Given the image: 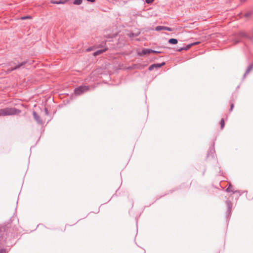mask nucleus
<instances>
[{
    "label": "nucleus",
    "mask_w": 253,
    "mask_h": 253,
    "mask_svg": "<svg viewBox=\"0 0 253 253\" xmlns=\"http://www.w3.org/2000/svg\"><path fill=\"white\" fill-rule=\"evenodd\" d=\"M19 113V111L14 108H5L0 109V117L13 115Z\"/></svg>",
    "instance_id": "obj_1"
},
{
    "label": "nucleus",
    "mask_w": 253,
    "mask_h": 253,
    "mask_svg": "<svg viewBox=\"0 0 253 253\" xmlns=\"http://www.w3.org/2000/svg\"><path fill=\"white\" fill-rule=\"evenodd\" d=\"M89 89V87L88 86H80L78 88H76L75 89V93L77 95H80L81 93L86 91Z\"/></svg>",
    "instance_id": "obj_2"
},
{
    "label": "nucleus",
    "mask_w": 253,
    "mask_h": 253,
    "mask_svg": "<svg viewBox=\"0 0 253 253\" xmlns=\"http://www.w3.org/2000/svg\"><path fill=\"white\" fill-rule=\"evenodd\" d=\"M165 63L163 62L161 64H153L152 65H151L149 68V70L150 71H151L152 70H153L155 68H161L162 66H163V65H165Z\"/></svg>",
    "instance_id": "obj_3"
},
{
    "label": "nucleus",
    "mask_w": 253,
    "mask_h": 253,
    "mask_svg": "<svg viewBox=\"0 0 253 253\" xmlns=\"http://www.w3.org/2000/svg\"><path fill=\"white\" fill-rule=\"evenodd\" d=\"M167 30L169 31H171L172 29L170 28L165 27V26H157L156 27V30L160 31V30Z\"/></svg>",
    "instance_id": "obj_4"
},
{
    "label": "nucleus",
    "mask_w": 253,
    "mask_h": 253,
    "mask_svg": "<svg viewBox=\"0 0 253 253\" xmlns=\"http://www.w3.org/2000/svg\"><path fill=\"white\" fill-rule=\"evenodd\" d=\"M142 52L143 54H147L152 52L156 53L157 52L150 49H144Z\"/></svg>",
    "instance_id": "obj_5"
},
{
    "label": "nucleus",
    "mask_w": 253,
    "mask_h": 253,
    "mask_svg": "<svg viewBox=\"0 0 253 253\" xmlns=\"http://www.w3.org/2000/svg\"><path fill=\"white\" fill-rule=\"evenodd\" d=\"M107 50V48H105L103 50H97V51L94 52L93 53V55L94 56H96L97 55H100V54H101L102 53H103V52H105Z\"/></svg>",
    "instance_id": "obj_6"
},
{
    "label": "nucleus",
    "mask_w": 253,
    "mask_h": 253,
    "mask_svg": "<svg viewBox=\"0 0 253 253\" xmlns=\"http://www.w3.org/2000/svg\"><path fill=\"white\" fill-rule=\"evenodd\" d=\"M169 42L170 44H175L177 43V40L175 39H170L169 40Z\"/></svg>",
    "instance_id": "obj_7"
},
{
    "label": "nucleus",
    "mask_w": 253,
    "mask_h": 253,
    "mask_svg": "<svg viewBox=\"0 0 253 253\" xmlns=\"http://www.w3.org/2000/svg\"><path fill=\"white\" fill-rule=\"evenodd\" d=\"M192 46V44H189L187 45L185 47L181 48L178 49V51H180L182 50H187L189 49Z\"/></svg>",
    "instance_id": "obj_8"
},
{
    "label": "nucleus",
    "mask_w": 253,
    "mask_h": 253,
    "mask_svg": "<svg viewBox=\"0 0 253 253\" xmlns=\"http://www.w3.org/2000/svg\"><path fill=\"white\" fill-rule=\"evenodd\" d=\"M253 69V64L250 65L246 71V73H249Z\"/></svg>",
    "instance_id": "obj_9"
},
{
    "label": "nucleus",
    "mask_w": 253,
    "mask_h": 253,
    "mask_svg": "<svg viewBox=\"0 0 253 253\" xmlns=\"http://www.w3.org/2000/svg\"><path fill=\"white\" fill-rule=\"evenodd\" d=\"M240 36L243 37H247V33L245 32H241L240 33Z\"/></svg>",
    "instance_id": "obj_10"
},
{
    "label": "nucleus",
    "mask_w": 253,
    "mask_h": 253,
    "mask_svg": "<svg viewBox=\"0 0 253 253\" xmlns=\"http://www.w3.org/2000/svg\"><path fill=\"white\" fill-rule=\"evenodd\" d=\"M225 125V123L224 120L222 119H221L220 121V126H221V128L222 129Z\"/></svg>",
    "instance_id": "obj_11"
},
{
    "label": "nucleus",
    "mask_w": 253,
    "mask_h": 253,
    "mask_svg": "<svg viewBox=\"0 0 253 253\" xmlns=\"http://www.w3.org/2000/svg\"><path fill=\"white\" fill-rule=\"evenodd\" d=\"M82 2V0H75L74 2L75 4H80Z\"/></svg>",
    "instance_id": "obj_12"
},
{
    "label": "nucleus",
    "mask_w": 253,
    "mask_h": 253,
    "mask_svg": "<svg viewBox=\"0 0 253 253\" xmlns=\"http://www.w3.org/2000/svg\"><path fill=\"white\" fill-rule=\"evenodd\" d=\"M67 1V0H60L58 1V4H64Z\"/></svg>",
    "instance_id": "obj_13"
},
{
    "label": "nucleus",
    "mask_w": 253,
    "mask_h": 253,
    "mask_svg": "<svg viewBox=\"0 0 253 253\" xmlns=\"http://www.w3.org/2000/svg\"><path fill=\"white\" fill-rule=\"evenodd\" d=\"M24 64V63H22L18 65V66H15L12 70H14V69H16L18 68H19L20 67H21V66H22L23 64Z\"/></svg>",
    "instance_id": "obj_14"
},
{
    "label": "nucleus",
    "mask_w": 253,
    "mask_h": 253,
    "mask_svg": "<svg viewBox=\"0 0 253 253\" xmlns=\"http://www.w3.org/2000/svg\"><path fill=\"white\" fill-rule=\"evenodd\" d=\"M252 14V12H247L246 14H245V16L246 17H249Z\"/></svg>",
    "instance_id": "obj_15"
},
{
    "label": "nucleus",
    "mask_w": 253,
    "mask_h": 253,
    "mask_svg": "<svg viewBox=\"0 0 253 253\" xmlns=\"http://www.w3.org/2000/svg\"><path fill=\"white\" fill-rule=\"evenodd\" d=\"M154 0H145L146 2L147 3H152V2H153Z\"/></svg>",
    "instance_id": "obj_16"
},
{
    "label": "nucleus",
    "mask_w": 253,
    "mask_h": 253,
    "mask_svg": "<svg viewBox=\"0 0 253 253\" xmlns=\"http://www.w3.org/2000/svg\"><path fill=\"white\" fill-rule=\"evenodd\" d=\"M28 18H31L30 16H25V17H21V19H26Z\"/></svg>",
    "instance_id": "obj_17"
},
{
    "label": "nucleus",
    "mask_w": 253,
    "mask_h": 253,
    "mask_svg": "<svg viewBox=\"0 0 253 253\" xmlns=\"http://www.w3.org/2000/svg\"><path fill=\"white\" fill-rule=\"evenodd\" d=\"M234 108V104H231L230 105V110L232 111Z\"/></svg>",
    "instance_id": "obj_18"
},
{
    "label": "nucleus",
    "mask_w": 253,
    "mask_h": 253,
    "mask_svg": "<svg viewBox=\"0 0 253 253\" xmlns=\"http://www.w3.org/2000/svg\"><path fill=\"white\" fill-rule=\"evenodd\" d=\"M199 43V42H194L193 43H191V44H192V46H193L194 45L198 44Z\"/></svg>",
    "instance_id": "obj_19"
},
{
    "label": "nucleus",
    "mask_w": 253,
    "mask_h": 253,
    "mask_svg": "<svg viewBox=\"0 0 253 253\" xmlns=\"http://www.w3.org/2000/svg\"><path fill=\"white\" fill-rule=\"evenodd\" d=\"M51 2L52 3H54V4H58V1H51Z\"/></svg>",
    "instance_id": "obj_20"
},
{
    "label": "nucleus",
    "mask_w": 253,
    "mask_h": 253,
    "mask_svg": "<svg viewBox=\"0 0 253 253\" xmlns=\"http://www.w3.org/2000/svg\"><path fill=\"white\" fill-rule=\"evenodd\" d=\"M88 1H91L92 2H94L95 0H87Z\"/></svg>",
    "instance_id": "obj_21"
},
{
    "label": "nucleus",
    "mask_w": 253,
    "mask_h": 253,
    "mask_svg": "<svg viewBox=\"0 0 253 253\" xmlns=\"http://www.w3.org/2000/svg\"><path fill=\"white\" fill-rule=\"evenodd\" d=\"M229 190H230V189H229V188L228 187V188L226 189V191H229Z\"/></svg>",
    "instance_id": "obj_22"
},
{
    "label": "nucleus",
    "mask_w": 253,
    "mask_h": 253,
    "mask_svg": "<svg viewBox=\"0 0 253 253\" xmlns=\"http://www.w3.org/2000/svg\"><path fill=\"white\" fill-rule=\"evenodd\" d=\"M3 250H0V253H3Z\"/></svg>",
    "instance_id": "obj_23"
},
{
    "label": "nucleus",
    "mask_w": 253,
    "mask_h": 253,
    "mask_svg": "<svg viewBox=\"0 0 253 253\" xmlns=\"http://www.w3.org/2000/svg\"><path fill=\"white\" fill-rule=\"evenodd\" d=\"M87 51H90V50H91V48H88V49H87Z\"/></svg>",
    "instance_id": "obj_24"
}]
</instances>
